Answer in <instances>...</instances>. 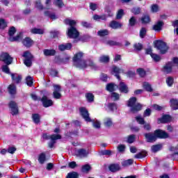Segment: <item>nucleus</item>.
Masks as SVG:
<instances>
[{
	"label": "nucleus",
	"mask_w": 178,
	"mask_h": 178,
	"mask_svg": "<svg viewBox=\"0 0 178 178\" xmlns=\"http://www.w3.org/2000/svg\"><path fill=\"white\" fill-rule=\"evenodd\" d=\"M40 94L42 95V97H38L37 95L34 93H31L30 95V97L33 99V101H40L43 108H49L50 106H54V101L48 98V96L49 95V92H48V90H41Z\"/></svg>",
	"instance_id": "nucleus-1"
},
{
	"label": "nucleus",
	"mask_w": 178,
	"mask_h": 178,
	"mask_svg": "<svg viewBox=\"0 0 178 178\" xmlns=\"http://www.w3.org/2000/svg\"><path fill=\"white\" fill-rule=\"evenodd\" d=\"M83 56L84 53L82 51H79L74 55L72 60L75 67H77L78 69H86V67H88V65H87V61L83 59Z\"/></svg>",
	"instance_id": "nucleus-2"
},
{
	"label": "nucleus",
	"mask_w": 178,
	"mask_h": 178,
	"mask_svg": "<svg viewBox=\"0 0 178 178\" xmlns=\"http://www.w3.org/2000/svg\"><path fill=\"white\" fill-rule=\"evenodd\" d=\"M0 60L1 62H4L6 63L5 65H3L1 69L2 72L6 73V74H10V70H9V65H12V62H13V58L9 55V53H2L0 56Z\"/></svg>",
	"instance_id": "nucleus-3"
},
{
	"label": "nucleus",
	"mask_w": 178,
	"mask_h": 178,
	"mask_svg": "<svg viewBox=\"0 0 178 178\" xmlns=\"http://www.w3.org/2000/svg\"><path fill=\"white\" fill-rule=\"evenodd\" d=\"M127 106L130 108L129 112L134 114L138 113V112L143 109V105L140 103H137V97H136L129 98L127 102Z\"/></svg>",
	"instance_id": "nucleus-4"
},
{
	"label": "nucleus",
	"mask_w": 178,
	"mask_h": 178,
	"mask_svg": "<svg viewBox=\"0 0 178 178\" xmlns=\"http://www.w3.org/2000/svg\"><path fill=\"white\" fill-rule=\"evenodd\" d=\"M79 111L85 122H87L88 123H91V122H93V127H95V129H101V123H99V122L98 121L94 122L91 120V118H90V113H88V110H87V108H86L85 107H81L79 108Z\"/></svg>",
	"instance_id": "nucleus-5"
},
{
	"label": "nucleus",
	"mask_w": 178,
	"mask_h": 178,
	"mask_svg": "<svg viewBox=\"0 0 178 178\" xmlns=\"http://www.w3.org/2000/svg\"><path fill=\"white\" fill-rule=\"evenodd\" d=\"M175 67H178V57H174L172 61H169L163 67V72L170 74Z\"/></svg>",
	"instance_id": "nucleus-6"
},
{
	"label": "nucleus",
	"mask_w": 178,
	"mask_h": 178,
	"mask_svg": "<svg viewBox=\"0 0 178 178\" xmlns=\"http://www.w3.org/2000/svg\"><path fill=\"white\" fill-rule=\"evenodd\" d=\"M153 44L154 48H156L157 51H159L161 55H165L169 49L168 44H166V42H163V40H156L154 41Z\"/></svg>",
	"instance_id": "nucleus-7"
},
{
	"label": "nucleus",
	"mask_w": 178,
	"mask_h": 178,
	"mask_svg": "<svg viewBox=\"0 0 178 178\" xmlns=\"http://www.w3.org/2000/svg\"><path fill=\"white\" fill-rule=\"evenodd\" d=\"M76 21L71 19V21L70 22L69 26L70 28H68L67 30V35L69 37V38H79V35H80V33L79 32V31H77V29H76L74 27V26H76Z\"/></svg>",
	"instance_id": "nucleus-8"
},
{
	"label": "nucleus",
	"mask_w": 178,
	"mask_h": 178,
	"mask_svg": "<svg viewBox=\"0 0 178 178\" xmlns=\"http://www.w3.org/2000/svg\"><path fill=\"white\" fill-rule=\"evenodd\" d=\"M23 58H25L24 60V63L27 67H31L33 65V59H34V56L31 54V52L29 51H25L22 55Z\"/></svg>",
	"instance_id": "nucleus-9"
},
{
	"label": "nucleus",
	"mask_w": 178,
	"mask_h": 178,
	"mask_svg": "<svg viewBox=\"0 0 178 178\" xmlns=\"http://www.w3.org/2000/svg\"><path fill=\"white\" fill-rule=\"evenodd\" d=\"M154 134L156 136V140H166V138H170V136L166 131H163L161 129H157L154 130Z\"/></svg>",
	"instance_id": "nucleus-10"
},
{
	"label": "nucleus",
	"mask_w": 178,
	"mask_h": 178,
	"mask_svg": "<svg viewBox=\"0 0 178 178\" xmlns=\"http://www.w3.org/2000/svg\"><path fill=\"white\" fill-rule=\"evenodd\" d=\"M8 108L10 109V112L13 116H16L19 113V106L17 103L15 101H10L8 103Z\"/></svg>",
	"instance_id": "nucleus-11"
},
{
	"label": "nucleus",
	"mask_w": 178,
	"mask_h": 178,
	"mask_svg": "<svg viewBox=\"0 0 178 178\" xmlns=\"http://www.w3.org/2000/svg\"><path fill=\"white\" fill-rule=\"evenodd\" d=\"M54 91L53 92V98L54 99H60L62 98V88L59 85H54Z\"/></svg>",
	"instance_id": "nucleus-12"
},
{
	"label": "nucleus",
	"mask_w": 178,
	"mask_h": 178,
	"mask_svg": "<svg viewBox=\"0 0 178 178\" xmlns=\"http://www.w3.org/2000/svg\"><path fill=\"white\" fill-rule=\"evenodd\" d=\"M117 87L121 94H129V86L124 82L120 81Z\"/></svg>",
	"instance_id": "nucleus-13"
},
{
	"label": "nucleus",
	"mask_w": 178,
	"mask_h": 178,
	"mask_svg": "<svg viewBox=\"0 0 178 178\" xmlns=\"http://www.w3.org/2000/svg\"><path fill=\"white\" fill-rule=\"evenodd\" d=\"M157 122L159 124H161V123H170V122H172V116H170V115L165 114L161 118H158Z\"/></svg>",
	"instance_id": "nucleus-14"
},
{
	"label": "nucleus",
	"mask_w": 178,
	"mask_h": 178,
	"mask_svg": "<svg viewBox=\"0 0 178 178\" xmlns=\"http://www.w3.org/2000/svg\"><path fill=\"white\" fill-rule=\"evenodd\" d=\"M144 136L147 143H155V141H156L155 131H154V133H151V132L146 133L144 134Z\"/></svg>",
	"instance_id": "nucleus-15"
},
{
	"label": "nucleus",
	"mask_w": 178,
	"mask_h": 178,
	"mask_svg": "<svg viewBox=\"0 0 178 178\" xmlns=\"http://www.w3.org/2000/svg\"><path fill=\"white\" fill-rule=\"evenodd\" d=\"M109 27L113 29V30H119L123 27V24L116 20H113L109 23Z\"/></svg>",
	"instance_id": "nucleus-16"
},
{
	"label": "nucleus",
	"mask_w": 178,
	"mask_h": 178,
	"mask_svg": "<svg viewBox=\"0 0 178 178\" xmlns=\"http://www.w3.org/2000/svg\"><path fill=\"white\" fill-rule=\"evenodd\" d=\"M62 136L60 134L51 136V141L48 143L49 148H54L55 144H56V140H60Z\"/></svg>",
	"instance_id": "nucleus-17"
},
{
	"label": "nucleus",
	"mask_w": 178,
	"mask_h": 178,
	"mask_svg": "<svg viewBox=\"0 0 178 178\" xmlns=\"http://www.w3.org/2000/svg\"><path fill=\"white\" fill-rule=\"evenodd\" d=\"M163 26H165L163 21H158L154 25H153L152 30L157 32L161 31L162 29H163Z\"/></svg>",
	"instance_id": "nucleus-18"
},
{
	"label": "nucleus",
	"mask_w": 178,
	"mask_h": 178,
	"mask_svg": "<svg viewBox=\"0 0 178 178\" xmlns=\"http://www.w3.org/2000/svg\"><path fill=\"white\" fill-rule=\"evenodd\" d=\"M72 47H73V44H72L70 42H67L65 44H59L58 49L60 51V52H63V51H70V49H72Z\"/></svg>",
	"instance_id": "nucleus-19"
},
{
	"label": "nucleus",
	"mask_w": 178,
	"mask_h": 178,
	"mask_svg": "<svg viewBox=\"0 0 178 178\" xmlns=\"http://www.w3.org/2000/svg\"><path fill=\"white\" fill-rule=\"evenodd\" d=\"M10 75L11 80L13 83H15V84H20V83L22 82V75L13 73H11Z\"/></svg>",
	"instance_id": "nucleus-20"
},
{
	"label": "nucleus",
	"mask_w": 178,
	"mask_h": 178,
	"mask_svg": "<svg viewBox=\"0 0 178 178\" xmlns=\"http://www.w3.org/2000/svg\"><path fill=\"white\" fill-rule=\"evenodd\" d=\"M120 169V165L118 163H112L110 164L108 166V170H110V172H112L113 173H116V172H119Z\"/></svg>",
	"instance_id": "nucleus-21"
},
{
	"label": "nucleus",
	"mask_w": 178,
	"mask_h": 178,
	"mask_svg": "<svg viewBox=\"0 0 178 178\" xmlns=\"http://www.w3.org/2000/svg\"><path fill=\"white\" fill-rule=\"evenodd\" d=\"M43 54L44 56H55L56 55V50L54 49H44L43 50Z\"/></svg>",
	"instance_id": "nucleus-22"
},
{
	"label": "nucleus",
	"mask_w": 178,
	"mask_h": 178,
	"mask_svg": "<svg viewBox=\"0 0 178 178\" xmlns=\"http://www.w3.org/2000/svg\"><path fill=\"white\" fill-rule=\"evenodd\" d=\"M33 43L34 42L33 41V40H31L29 37L25 38L22 40L23 45H24V47H26L27 48H30V47H31V45H33Z\"/></svg>",
	"instance_id": "nucleus-23"
},
{
	"label": "nucleus",
	"mask_w": 178,
	"mask_h": 178,
	"mask_svg": "<svg viewBox=\"0 0 178 178\" xmlns=\"http://www.w3.org/2000/svg\"><path fill=\"white\" fill-rule=\"evenodd\" d=\"M142 24H148L149 23H151V17L148 15H144L140 19Z\"/></svg>",
	"instance_id": "nucleus-24"
},
{
	"label": "nucleus",
	"mask_w": 178,
	"mask_h": 178,
	"mask_svg": "<svg viewBox=\"0 0 178 178\" xmlns=\"http://www.w3.org/2000/svg\"><path fill=\"white\" fill-rule=\"evenodd\" d=\"M115 87H116V84L113 83H109L106 84V91H108V92H114V91H116Z\"/></svg>",
	"instance_id": "nucleus-25"
},
{
	"label": "nucleus",
	"mask_w": 178,
	"mask_h": 178,
	"mask_svg": "<svg viewBox=\"0 0 178 178\" xmlns=\"http://www.w3.org/2000/svg\"><path fill=\"white\" fill-rule=\"evenodd\" d=\"M32 120L35 124H38L41 122V115L38 113L32 114Z\"/></svg>",
	"instance_id": "nucleus-26"
},
{
	"label": "nucleus",
	"mask_w": 178,
	"mask_h": 178,
	"mask_svg": "<svg viewBox=\"0 0 178 178\" xmlns=\"http://www.w3.org/2000/svg\"><path fill=\"white\" fill-rule=\"evenodd\" d=\"M170 106L173 111H177L178 109V100L176 99H171L170 100Z\"/></svg>",
	"instance_id": "nucleus-27"
},
{
	"label": "nucleus",
	"mask_w": 178,
	"mask_h": 178,
	"mask_svg": "<svg viewBox=\"0 0 178 178\" xmlns=\"http://www.w3.org/2000/svg\"><path fill=\"white\" fill-rule=\"evenodd\" d=\"M87 155H88V152H87V150H86V149H79L77 150L76 152V156H83L86 157L87 156Z\"/></svg>",
	"instance_id": "nucleus-28"
},
{
	"label": "nucleus",
	"mask_w": 178,
	"mask_h": 178,
	"mask_svg": "<svg viewBox=\"0 0 178 178\" xmlns=\"http://www.w3.org/2000/svg\"><path fill=\"white\" fill-rule=\"evenodd\" d=\"M122 70L120 68L118 67L115 65L113 66V72L115 73V76L118 79V80H120V72Z\"/></svg>",
	"instance_id": "nucleus-29"
},
{
	"label": "nucleus",
	"mask_w": 178,
	"mask_h": 178,
	"mask_svg": "<svg viewBox=\"0 0 178 178\" xmlns=\"http://www.w3.org/2000/svg\"><path fill=\"white\" fill-rule=\"evenodd\" d=\"M134 161L132 159H129L128 160H124L122 162H121L122 166L123 168H127L128 166H131L133 165Z\"/></svg>",
	"instance_id": "nucleus-30"
},
{
	"label": "nucleus",
	"mask_w": 178,
	"mask_h": 178,
	"mask_svg": "<svg viewBox=\"0 0 178 178\" xmlns=\"http://www.w3.org/2000/svg\"><path fill=\"white\" fill-rule=\"evenodd\" d=\"M85 97L87 99V102H89L90 104L94 102V99L95 98V97L94 96V94L91 92H87L86 93Z\"/></svg>",
	"instance_id": "nucleus-31"
},
{
	"label": "nucleus",
	"mask_w": 178,
	"mask_h": 178,
	"mask_svg": "<svg viewBox=\"0 0 178 178\" xmlns=\"http://www.w3.org/2000/svg\"><path fill=\"white\" fill-rule=\"evenodd\" d=\"M136 73L142 79L145 77V76H147V72L145 71V70H144V68H141V67L138 68L136 70Z\"/></svg>",
	"instance_id": "nucleus-32"
},
{
	"label": "nucleus",
	"mask_w": 178,
	"mask_h": 178,
	"mask_svg": "<svg viewBox=\"0 0 178 178\" xmlns=\"http://www.w3.org/2000/svg\"><path fill=\"white\" fill-rule=\"evenodd\" d=\"M44 16H47V17H49L51 19V20H56L58 17L54 13H51V11H44Z\"/></svg>",
	"instance_id": "nucleus-33"
},
{
	"label": "nucleus",
	"mask_w": 178,
	"mask_h": 178,
	"mask_svg": "<svg viewBox=\"0 0 178 178\" xmlns=\"http://www.w3.org/2000/svg\"><path fill=\"white\" fill-rule=\"evenodd\" d=\"M137 24V19L135 16H132L129 19V27H134Z\"/></svg>",
	"instance_id": "nucleus-34"
},
{
	"label": "nucleus",
	"mask_w": 178,
	"mask_h": 178,
	"mask_svg": "<svg viewBox=\"0 0 178 178\" xmlns=\"http://www.w3.org/2000/svg\"><path fill=\"white\" fill-rule=\"evenodd\" d=\"M147 151L142 150L140 152L136 154L134 156V158H136V159H143V158H145V156H147Z\"/></svg>",
	"instance_id": "nucleus-35"
},
{
	"label": "nucleus",
	"mask_w": 178,
	"mask_h": 178,
	"mask_svg": "<svg viewBox=\"0 0 178 178\" xmlns=\"http://www.w3.org/2000/svg\"><path fill=\"white\" fill-rule=\"evenodd\" d=\"M109 60H110L109 56L103 55L100 56L99 58V62L100 63H109Z\"/></svg>",
	"instance_id": "nucleus-36"
},
{
	"label": "nucleus",
	"mask_w": 178,
	"mask_h": 178,
	"mask_svg": "<svg viewBox=\"0 0 178 178\" xmlns=\"http://www.w3.org/2000/svg\"><path fill=\"white\" fill-rule=\"evenodd\" d=\"M143 88H145V91L147 92H152V91H154L152 86L148 82H145L143 83Z\"/></svg>",
	"instance_id": "nucleus-37"
},
{
	"label": "nucleus",
	"mask_w": 178,
	"mask_h": 178,
	"mask_svg": "<svg viewBox=\"0 0 178 178\" xmlns=\"http://www.w3.org/2000/svg\"><path fill=\"white\" fill-rule=\"evenodd\" d=\"M31 33L32 34H40L42 35L44 34V29H38V28H33L31 29Z\"/></svg>",
	"instance_id": "nucleus-38"
},
{
	"label": "nucleus",
	"mask_w": 178,
	"mask_h": 178,
	"mask_svg": "<svg viewBox=\"0 0 178 178\" xmlns=\"http://www.w3.org/2000/svg\"><path fill=\"white\" fill-rule=\"evenodd\" d=\"M81 170L82 173H88V171L91 170V165L90 164H85L82 165Z\"/></svg>",
	"instance_id": "nucleus-39"
},
{
	"label": "nucleus",
	"mask_w": 178,
	"mask_h": 178,
	"mask_svg": "<svg viewBox=\"0 0 178 178\" xmlns=\"http://www.w3.org/2000/svg\"><path fill=\"white\" fill-rule=\"evenodd\" d=\"M8 92L11 95H15L16 94V86L15 84H10L8 86Z\"/></svg>",
	"instance_id": "nucleus-40"
},
{
	"label": "nucleus",
	"mask_w": 178,
	"mask_h": 178,
	"mask_svg": "<svg viewBox=\"0 0 178 178\" xmlns=\"http://www.w3.org/2000/svg\"><path fill=\"white\" fill-rule=\"evenodd\" d=\"M124 15V10L120 9L117 12V14H116V16H115V19L117 20H120V19H122Z\"/></svg>",
	"instance_id": "nucleus-41"
},
{
	"label": "nucleus",
	"mask_w": 178,
	"mask_h": 178,
	"mask_svg": "<svg viewBox=\"0 0 178 178\" xmlns=\"http://www.w3.org/2000/svg\"><path fill=\"white\" fill-rule=\"evenodd\" d=\"M8 27V23L3 18L0 19V30H5Z\"/></svg>",
	"instance_id": "nucleus-42"
},
{
	"label": "nucleus",
	"mask_w": 178,
	"mask_h": 178,
	"mask_svg": "<svg viewBox=\"0 0 178 178\" xmlns=\"http://www.w3.org/2000/svg\"><path fill=\"white\" fill-rule=\"evenodd\" d=\"M97 35L99 37H106V35H109V31L108 29L100 30L97 32Z\"/></svg>",
	"instance_id": "nucleus-43"
},
{
	"label": "nucleus",
	"mask_w": 178,
	"mask_h": 178,
	"mask_svg": "<svg viewBox=\"0 0 178 178\" xmlns=\"http://www.w3.org/2000/svg\"><path fill=\"white\" fill-rule=\"evenodd\" d=\"M107 45H110V47H122V43L114 41V40H108L106 42Z\"/></svg>",
	"instance_id": "nucleus-44"
},
{
	"label": "nucleus",
	"mask_w": 178,
	"mask_h": 178,
	"mask_svg": "<svg viewBox=\"0 0 178 178\" xmlns=\"http://www.w3.org/2000/svg\"><path fill=\"white\" fill-rule=\"evenodd\" d=\"M79 172L72 171L67 175L66 178H79Z\"/></svg>",
	"instance_id": "nucleus-45"
},
{
	"label": "nucleus",
	"mask_w": 178,
	"mask_h": 178,
	"mask_svg": "<svg viewBox=\"0 0 178 178\" xmlns=\"http://www.w3.org/2000/svg\"><path fill=\"white\" fill-rule=\"evenodd\" d=\"M161 149H162V144H157L152 146V152H158V151H161Z\"/></svg>",
	"instance_id": "nucleus-46"
},
{
	"label": "nucleus",
	"mask_w": 178,
	"mask_h": 178,
	"mask_svg": "<svg viewBox=\"0 0 178 178\" xmlns=\"http://www.w3.org/2000/svg\"><path fill=\"white\" fill-rule=\"evenodd\" d=\"M170 151H171V152H173L172 154V158L175 159V157L178 155V147H173L171 146L170 147Z\"/></svg>",
	"instance_id": "nucleus-47"
},
{
	"label": "nucleus",
	"mask_w": 178,
	"mask_h": 178,
	"mask_svg": "<svg viewBox=\"0 0 178 178\" xmlns=\"http://www.w3.org/2000/svg\"><path fill=\"white\" fill-rule=\"evenodd\" d=\"M45 161H47V156L45 155V153H41L40 155H39V157H38V161L42 164L45 162Z\"/></svg>",
	"instance_id": "nucleus-48"
},
{
	"label": "nucleus",
	"mask_w": 178,
	"mask_h": 178,
	"mask_svg": "<svg viewBox=\"0 0 178 178\" xmlns=\"http://www.w3.org/2000/svg\"><path fill=\"white\" fill-rule=\"evenodd\" d=\"M151 58L154 60V62H156V63L160 62V60L162 59L161 56L154 53L152 54Z\"/></svg>",
	"instance_id": "nucleus-49"
},
{
	"label": "nucleus",
	"mask_w": 178,
	"mask_h": 178,
	"mask_svg": "<svg viewBox=\"0 0 178 178\" xmlns=\"http://www.w3.org/2000/svg\"><path fill=\"white\" fill-rule=\"evenodd\" d=\"M131 13L137 16V15H140L141 13V8L140 7H134L131 10Z\"/></svg>",
	"instance_id": "nucleus-50"
},
{
	"label": "nucleus",
	"mask_w": 178,
	"mask_h": 178,
	"mask_svg": "<svg viewBox=\"0 0 178 178\" xmlns=\"http://www.w3.org/2000/svg\"><path fill=\"white\" fill-rule=\"evenodd\" d=\"M16 28L15 26H10L8 29L9 37H13L16 34Z\"/></svg>",
	"instance_id": "nucleus-51"
},
{
	"label": "nucleus",
	"mask_w": 178,
	"mask_h": 178,
	"mask_svg": "<svg viewBox=\"0 0 178 178\" xmlns=\"http://www.w3.org/2000/svg\"><path fill=\"white\" fill-rule=\"evenodd\" d=\"M134 141H136V135L131 134L128 136L127 140V143H128V144H133Z\"/></svg>",
	"instance_id": "nucleus-52"
},
{
	"label": "nucleus",
	"mask_w": 178,
	"mask_h": 178,
	"mask_svg": "<svg viewBox=\"0 0 178 178\" xmlns=\"http://www.w3.org/2000/svg\"><path fill=\"white\" fill-rule=\"evenodd\" d=\"M111 98H113V101H119L120 99V95L119 93L115 92H112L111 94Z\"/></svg>",
	"instance_id": "nucleus-53"
},
{
	"label": "nucleus",
	"mask_w": 178,
	"mask_h": 178,
	"mask_svg": "<svg viewBox=\"0 0 178 178\" xmlns=\"http://www.w3.org/2000/svg\"><path fill=\"white\" fill-rule=\"evenodd\" d=\"M57 134H51V135H49L47 133L42 134V138H43L45 140H52V137L53 136H56Z\"/></svg>",
	"instance_id": "nucleus-54"
},
{
	"label": "nucleus",
	"mask_w": 178,
	"mask_h": 178,
	"mask_svg": "<svg viewBox=\"0 0 178 178\" xmlns=\"http://www.w3.org/2000/svg\"><path fill=\"white\" fill-rule=\"evenodd\" d=\"M139 35L141 38H145V35H147V29L142 27L140 30Z\"/></svg>",
	"instance_id": "nucleus-55"
},
{
	"label": "nucleus",
	"mask_w": 178,
	"mask_h": 178,
	"mask_svg": "<svg viewBox=\"0 0 178 178\" xmlns=\"http://www.w3.org/2000/svg\"><path fill=\"white\" fill-rule=\"evenodd\" d=\"M151 12L152 13H156L157 12H159V6H158V4H152L151 6Z\"/></svg>",
	"instance_id": "nucleus-56"
},
{
	"label": "nucleus",
	"mask_w": 178,
	"mask_h": 178,
	"mask_svg": "<svg viewBox=\"0 0 178 178\" xmlns=\"http://www.w3.org/2000/svg\"><path fill=\"white\" fill-rule=\"evenodd\" d=\"M26 85L29 86V87H33V77L28 76L26 78Z\"/></svg>",
	"instance_id": "nucleus-57"
},
{
	"label": "nucleus",
	"mask_w": 178,
	"mask_h": 178,
	"mask_svg": "<svg viewBox=\"0 0 178 178\" xmlns=\"http://www.w3.org/2000/svg\"><path fill=\"white\" fill-rule=\"evenodd\" d=\"M100 155L111 156V155H112V150H109V149L102 150L100 152Z\"/></svg>",
	"instance_id": "nucleus-58"
},
{
	"label": "nucleus",
	"mask_w": 178,
	"mask_h": 178,
	"mask_svg": "<svg viewBox=\"0 0 178 178\" xmlns=\"http://www.w3.org/2000/svg\"><path fill=\"white\" fill-rule=\"evenodd\" d=\"M134 48L136 51H140L143 50V46L141 43L134 44Z\"/></svg>",
	"instance_id": "nucleus-59"
},
{
	"label": "nucleus",
	"mask_w": 178,
	"mask_h": 178,
	"mask_svg": "<svg viewBox=\"0 0 178 178\" xmlns=\"http://www.w3.org/2000/svg\"><path fill=\"white\" fill-rule=\"evenodd\" d=\"M135 119L138 124H145V120H144L141 116H136Z\"/></svg>",
	"instance_id": "nucleus-60"
},
{
	"label": "nucleus",
	"mask_w": 178,
	"mask_h": 178,
	"mask_svg": "<svg viewBox=\"0 0 178 178\" xmlns=\"http://www.w3.org/2000/svg\"><path fill=\"white\" fill-rule=\"evenodd\" d=\"M54 5L56 6H58V8H63V5L65 4L63 3V1L62 0H55Z\"/></svg>",
	"instance_id": "nucleus-61"
},
{
	"label": "nucleus",
	"mask_w": 178,
	"mask_h": 178,
	"mask_svg": "<svg viewBox=\"0 0 178 178\" xmlns=\"http://www.w3.org/2000/svg\"><path fill=\"white\" fill-rule=\"evenodd\" d=\"M173 81H174V79H173V77L172 76H168L166 79V83L169 87H172V86H173Z\"/></svg>",
	"instance_id": "nucleus-62"
},
{
	"label": "nucleus",
	"mask_w": 178,
	"mask_h": 178,
	"mask_svg": "<svg viewBox=\"0 0 178 178\" xmlns=\"http://www.w3.org/2000/svg\"><path fill=\"white\" fill-rule=\"evenodd\" d=\"M126 74L129 79H133L136 76V72L129 70L126 73Z\"/></svg>",
	"instance_id": "nucleus-63"
},
{
	"label": "nucleus",
	"mask_w": 178,
	"mask_h": 178,
	"mask_svg": "<svg viewBox=\"0 0 178 178\" xmlns=\"http://www.w3.org/2000/svg\"><path fill=\"white\" fill-rule=\"evenodd\" d=\"M172 26H173V27H176V29H175V31L177 35H178V19L172 22Z\"/></svg>",
	"instance_id": "nucleus-64"
}]
</instances>
